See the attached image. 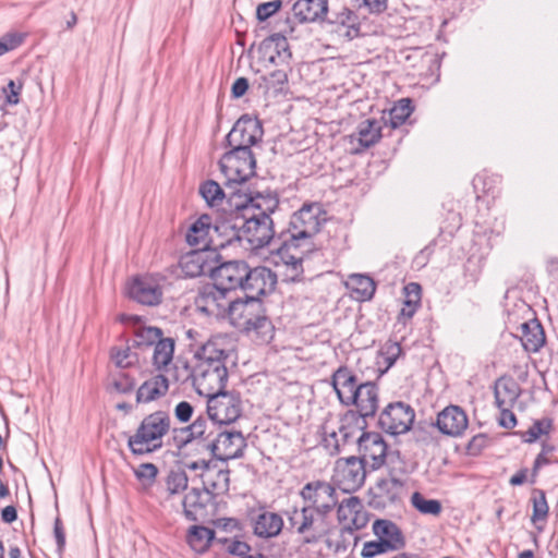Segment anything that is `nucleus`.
Masks as SVG:
<instances>
[{
  "instance_id": "nucleus-25",
  "label": "nucleus",
  "mask_w": 558,
  "mask_h": 558,
  "mask_svg": "<svg viewBox=\"0 0 558 558\" xmlns=\"http://www.w3.org/2000/svg\"><path fill=\"white\" fill-rule=\"evenodd\" d=\"M185 240L190 246L196 247L195 250H213L210 245H215V238L211 217L204 214L191 223Z\"/></svg>"
},
{
  "instance_id": "nucleus-58",
  "label": "nucleus",
  "mask_w": 558,
  "mask_h": 558,
  "mask_svg": "<svg viewBox=\"0 0 558 558\" xmlns=\"http://www.w3.org/2000/svg\"><path fill=\"white\" fill-rule=\"evenodd\" d=\"M23 41L20 34H7L0 38V56L17 48Z\"/></svg>"
},
{
  "instance_id": "nucleus-40",
  "label": "nucleus",
  "mask_w": 558,
  "mask_h": 558,
  "mask_svg": "<svg viewBox=\"0 0 558 558\" xmlns=\"http://www.w3.org/2000/svg\"><path fill=\"white\" fill-rule=\"evenodd\" d=\"M203 493L198 488H192L183 498V512L187 520L197 521L205 509Z\"/></svg>"
},
{
  "instance_id": "nucleus-13",
  "label": "nucleus",
  "mask_w": 558,
  "mask_h": 558,
  "mask_svg": "<svg viewBox=\"0 0 558 558\" xmlns=\"http://www.w3.org/2000/svg\"><path fill=\"white\" fill-rule=\"evenodd\" d=\"M263 134L257 119L242 116L226 136V143L232 149L252 150L251 147L262 141Z\"/></svg>"
},
{
  "instance_id": "nucleus-8",
  "label": "nucleus",
  "mask_w": 558,
  "mask_h": 558,
  "mask_svg": "<svg viewBox=\"0 0 558 558\" xmlns=\"http://www.w3.org/2000/svg\"><path fill=\"white\" fill-rule=\"evenodd\" d=\"M232 299L230 293L215 282L203 287L195 298L196 310L203 315L216 319L227 318Z\"/></svg>"
},
{
  "instance_id": "nucleus-38",
  "label": "nucleus",
  "mask_w": 558,
  "mask_h": 558,
  "mask_svg": "<svg viewBox=\"0 0 558 558\" xmlns=\"http://www.w3.org/2000/svg\"><path fill=\"white\" fill-rule=\"evenodd\" d=\"M174 347V339L163 337L154 344L153 364L157 369L166 368L172 362Z\"/></svg>"
},
{
  "instance_id": "nucleus-56",
  "label": "nucleus",
  "mask_w": 558,
  "mask_h": 558,
  "mask_svg": "<svg viewBox=\"0 0 558 558\" xmlns=\"http://www.w3.org/2000/svg\"><path fill=\"white\" fill-rule=\"evenodd\" d=\"M281 50L277 49L276 54L268 57V62L280 68H290L291 52L287 46L286 39L282 40Z\"/></svg>"
},
{
  "instance_id": "nucleus-52",
  "label": "nucleus",
  "mask_w": 558,
  "mask_h": 558,
  "mask_svg": "<svg viewBox=\"0 0 558 558\" xmlns=\"http://www.w3.org/2000/svg\"><path fill=\"white\" fill-rule=\"evenodd\" d=\"M112 386L120 393H129L135 388L136 380L130 373L120 371L113 376Z\"/></svg>"
},
{
  "instance_id": "nucleus-23",
  "label": "nucleus",
  "mask_w": 558,
  "mask_h": 558,
  "mask_svg": "<svg viewBox=\"0 0 558 558\" xmlns=\"http://www.w3.org/2000/svg\"><path fill=\"white\" fill-rule=\"evenodd\" d=\"M242 221L243 215L235 213L213 223L215 246L225 247L234 242H242Z\"/></svg>"
},
{
  "instance_id": "nucleus-15",
  "label": "nucleus",
  "mask_w": 558,
  "mask_h": 558,
  "mask_svg": "<svg viewBox=\"0 0 558 558\" xmlns=\"http://www.w3.org/2000/svg\"><path fill=\"white\" fill-rule=\"evenodd\" d=\"M414 417L415 413L411 405L399 401L385 408L379 415L378 424L386 433L400 435L411 428Z\"/></svg>"
},
{
  "instance_id": "nucleus-11",
  "label": "nucleus",
  "mask_w": 558,
  "mask_h": 558,
  "mask_svg": "<svg viewBox=\"0 0 558 558\" xmlns=\"http://www.w3.org/2000/svg\"><path fill=\"white\" fill-rule=\"evenodd\" d=\"M326 219V213L319 204H304L291 216L288 233H293L299 238L311 241Z\"/></svg>"
},
{
  "instance_id": "nucleus-49",
  "label": "nucleus",
  "mask_w": 558,
  "mask_h": 558,
  "mask_svg": "<svg viewBox=\"0 0 558 558\" xmlns=\"http://www.w3.org/2000/svg\"><path fill=\"white\" fill-rule=\"evenodd\" d=\"M390 551H395L390 542L376 539L364 543L361 556L362 558H374L378 555L387 554Z\"/></svg>"
},
{
  "instance_id": "nucleus-33",
  "label": "nucleus",
  "mask_w": 558,
  "mask_h": 558,
  "mask_svg": "<svg viewBox=\"0 0 558 558\" xmlns=\"http://www.w3.org/2000/svg\"><path fill=\"white\" fill-rule=\"evenodd\" d=\"M283 527L282 518L275 512L264 511L254 522V533L264 538L277 536Z\"/></svg>"
},
{
  "instance_id": "nucleus-57",
  "label": "nucleus",
  "mask_w": 558,
  "mask_h": 558,
  "mask_svg": "<svg viewBox=\"0 0 558 558\" xmlns=\"http://www.w3.org/2000/svg\"><path fill=\"white\" fill-rule=\"evenodd\" d=\"M356 20V14L348 8H343L339 13L336 14L335 19L326 17V22L329 24H336L342 27L355 23Z\"/></svg>"
},
{
  "instance_id": "nucleus-1",
  "label": "nucleus",
  "mask_w": 558,
  "mask_h": 558,
  "mask_svg": "<svg viewBox=\"0 0 558 558\" xmlns=\"http://www.w3.org/2000/svg\"><path fill=\"white\" fill-rule=\"evenodd\" d=\"M233 326L268 342L274 336V326L266 316L263 302L258 298L232 300L228 317Z\"/></svg>"
},
{
  "instance_id": "nucleus-31",
  "label": "nucleus",
  "mask_w": 558,
  "mask_h": 558,
  "mask_svg": "<svg viewBox=\"0 0 558 558\" xmlns=\"http://www.w3.org/2000/svg\"><path fill=\"white\" fill-rule=\"evenodd\" d=\"M374 535L378 541L384 539L390 542L393 546V550H399L404 547V536L399 526L390 520L377 519L372 525Z\"/></svg>"
},
{
  "instance_id": "nucleus-53",
  "label": "nucleus",
  "mask_w": 558,
  "mask_h": 558,
  "mask_svg": "<svg viewBox=\"0 0 558 558\" xmlns=\"http://www.w3.org/2000/svg\"><path fill=\"white\" fill-rule=\"evenodd\" d=\"M402 353V348L398 342L389 341L379 351V355L386 364V371L390 368Z\"/></svg>"
},
{
  "instance_id": "nucleus-47",
  "label": "nucleus",
  "mask_w": 558,
  "mask_h": 558,
  "mask_svg": "<svg viewBox=\"0 0 558 558\" xmlns=\"http://www.w3.org/2000/svg\"><path fill=\"white\" fill-rule=\"evenodd\" d=\"M415 509L424 514L437 515L441 512V504L436 499H426L421 493L415 492L411 497Z\"/></svg>"
},
{
  "instance_id": "nucleus-34",
  "label": "nucleus",
  "mask_w": 558,
  "mask_h": 558,
  "mask_svg": "<svg viewBox=\"0 0 558 558\" xmlns=\"http://www.w3.org/2000/svg\"><path fill=\"white\" fill-rule=\"evenodd\" d=\"M494 393L497 407H513L520 396V387L514 379L501 377L495 383Z\"/></svg>"
},
{
  "instance_id": "nucleus-27",
  "label": "nucleus",
  "mask_w": 558,
  "mask_h": 558,
  "mask_svg": "<svg viewBox=\"0 0 558 558\" xmlns=\"http://www.w3.org/2000/svg\"><path fill=\"white\" fill-rule=\"evenodd\" d=\"M465 412L458 405L446 407L437 415L436 426L440 433L448 436H460L468 427Z\"/></svg>"
},
{
  "instance_id": "nucleus-61",
  "label": "nucleus",
  "mask_w": 558,
  "mask_h": 558,
  "mask_svg": "<svg viewBox=\"0 0 558 558\" xmlns=\"http://www.w3.org/2000/svg\"><path fill=\"white\" fill-rule=\"evenodd\" d=\"M223 543L226 545V549L228 553H230L231 555L239 556L240 558H244L251 551L250 545L246 544L245 542H241L238 539H225Z\"/></svg>"
},
{
  "instance_id": "nucleus-17",
  "label": "nucleus",
  "mask_w": 558,
  "mask_h": 558,
  "mask_svg": "<svg viewBox=\"0 0 558 558\" xmlns=\"http://www.w3.org/2000/svg\"><path fill=\"white\" fill-rule=\"evenodd\" d=\"M205 447L211 452L214 458L228 461L242 457L246 441L241 432L223 430L214 436Z\"/></svg>"
},
{
  "instance_id": "nucleus-36",
  "label": "nucleus",
  "mask_w": 558,
  "mask_h": 558,
  "mask_svg": "<svg viewBox=\"0 0 558 558\" xmlns=\"http://www.w3.org/2000/svg\"><path fill=\"white\" fill-rule=\"evenodd\" d=\"M347 284L360 301L371 300L376 291L375 281L366 275L353 274L349 276Z\"/></svg>"
},
{
  "instance_id": "nucleus-28",
  "label": "nucleus",
  "mask_w": 558,
  "mask_h": 558,
  "mask_svg": "<svg viewBox=\"0 0 558 558\" xmlns=\"http://www.w3.org/2000/svg\"><path fill=\"white\" fill-rule=\"evenodd\" d=\"M328 9V0H295L291 10L300 23H324Z\"/></svg>"
},
{
  "instance_id": "nucleus-16",
  "label": "nucleus",
  "mask_w": 558,
  "mask_h": 558,
  "mask_svg": "<svg viewBox=\"0 0 558 558\" xmlns=\"http://www.w3.org/2000/svg\"><path fill=\"white\" fill-rule=\"evenodd\" d=\"M222 259L216 250H193L180 258V268L185 277L209 276L213 278L215 263Z\"/></svg>"
},
{
  "instance_id": "nucleus-44",
  "label": "nucleus",
  "mask_w": 558,
  "mask_h": 558,
  "mask_svg": "<svg viewBox=\"0 0 558 558\" xmlns=\"http://www.w3.org/2000/svg\"><path fill=\"white\" fill-rule=\"evenodd\" d=\"M553 429V420L544 417L533 422L531 427L523 434L525 442H535L541 436L548 435Z\"/></svg>"
},
{
  "instance_id": "nucleus-22",
  "label": "nucleus",
  "mask_w": 558,
  "mask_h": 558,
  "mask_svg": "<svg viewBox=\"0 0 558 558\" xmlns=\"http://www.w3.org/2000/svg\"><path fill=\"white\" fill-rule=\"evenodd\" d=\"M276 283L277 276L269 268L263 266L250 267V274H247L244 280L242 290L247 293L246 296L259 299L260 295L272 292Z\"/></svg>"
},
{
  "instance_id": "nucleus-45",
  "label": "nucleus",
  "mask_w": 558,
  "mask_h": 558,
  "mask_svg": "<svg viewBox=\"0 0 558 558\" xmlns=\"http://www.w3.org/2000/svg\"><path fill=\"white\" fill-rule=\"evenodd\" d=\"M162 337V330L158 327H143L140 328L133 340V347H148L154 345Z\"/></svg>"
},
{
  "instance_id": "nucleus-63",
  "label": "nucleus",
  "mask_w": 558,
  "mask_h": 558,
  "mask_svg": "<svg viewBox=\"0 0 558 558\" xmlns=\"http://www.w3.org/2000/svg\"><path fill=\"white\" fill-rule=\"evenodd\" d=\"M194 413L193 405L187 401L179 402L174 408V416L181 423L189 422Z\"/></svg>"
},
{
  "instance_id": "nucleus-55",
  "label": "nucleus",
  "mask_w": 558,
  "mask_h": 558,
  "mask_svg": "<svg viewBox=\"0 0 558 558\" xmlns=\"http://www.w3.org/2000/svg\"><path fill=\"white\" fill-rule=\"evenodd\" d=\"M282 7V0H272L263 2L257 5L256 17L258 21L264 22L277 13Z\"/></svg>"
},
{
  "instance_id": "nucleus-64",
  "label": "nucleus",
  "mask_w": 558,
  "mask_h": 558,
  "mask_svg": "<svg viewBox=\"0 0 558 558\" xmlns=\"http://www.w3.org/2000/svg\"><path fill=\"white\" fill-rule=\"evenodd\" d=\"M22 89V83L16 84L13 80H10L8 85L3 87V93L7 95V102L9 105L19 104V95Z\"/></svg>"
},
{
  "instance_id": "nucleus-24",
  "label": "nucleus",
  "mask_w": 558,
  "mask_h": 558,
  "mask_svg": "<svg viewBox=\"0 0 558 558\" xmlns=\"http://www.w3.org/2000/svg\"><path fill=\"white\" fill-rule=\"evenodd\" d=\"M228 342L223 337L211 336L206 339L204 344H194V363L207 362L219 363L227 362L229 357Z\"/></svg>"
},
{
  "instance_id": "nucleus-39",
  "label": "nucleus",
  "mask_w": 558,
  "mask_h": 558,
  "mask_svg": "<svg viewBox=\"0 0 558 558\" xmlns=\"http://www.w3.org/2000/svg\"><path fill=\"white\" fill-rule=\"evenodd\" d=\"M214 537V530L202 525H194L190 529L187 543L193 548V550L197 553H204L208 549Z\"/></svg>"
},
{
  "instance_id": "nucleus-62",
  "label": "nucleus",
  "mask_w": 558,
  "mask_h": 558,
  "mask_svg": "<svg viewBox=\"0 0 558 558\" xmlns=\"http://www.w3.org/2000/svg\"><path fill=\"white\" fill-rule=\"evenodd\" d=\"M362 508V504L357 497H349L343 499L338 507V515L341 518L342 515L345 518V511L349 513L357 514Z\"/></svg>"
},
{
  "instance_id": "nucleus-10",
  "label": "nucleus",
  "mask_w": 558,
  "mask_h": 558,
  "mask_svg": "<svg viewBox=\"0 0 558 558\" xmlns=\"http://www.w3.org/2000/svg\"><path fill=\"white\" fill-rule=\"evenodd\" d=\"M242 229L243 240L247 241L254 250L265 246L274 248L277 244L272 218L243 214Z\"/></svg>"
},
{
  "instance_id": "nucleus-9",
  "label": "nucleus",
  "mask_w": 558,
  "mask_h": 558,
  "mask_svg": "<svg viewBox=\"0 0 558 558\" xmlns=\"http://www.w3.org/2000/svg\"><path fill=\"white\" fill-rule=\"evenodd\" d=\"M300 496L305 502V507L312 508L326 515L338 505V495L335 486L326 481H312L306 483Z\"/></svg>"
},
{
  "instance_id": "nucleus-43",
  "label": "nucleus",
  "mask_w": 558,
  "mask_h": 558,
  "mask_svg": "<svg viewBox=\"0 0 558 558\" xmlns=\"http://www.w3.org/2000/svg\"><path fill=\"white\" fill-rule=\"evenodd\" d=\"M411 104L410 98H402L392 107L389 112V122L393 129L403 124L411 116L413 111Z\"/></svg>"
},
{
  "instance_id": "nucleus-6",
  "label": "nucleus",
  "mask_w": 558,
  "mask_h": 558,
  "mask_svg": "<svg viewBox=\"0 0 558 558\" xmlns=\"http://www.w3.org/2000/svg\"><path fill=\"white\" fill-rule=\"evenodd\" d=\"M256 160L252 150L232 149L223 154L219 167L225 185L233 187L246 182L255 173Z\"/></svg>"
},
{
  "instance_id": "nucleus-46",
  "label": "nucleus",
  "mask_w": 558,
  "mask_h": 558,
  "mask_svg": "<svg viewBox=\"0 0 558 558\" xmlns=\"http://www.w3.org/2000/svg\"><path fill=\"white\" fill-rule=\"evenodd\" d=\"M111 359L119 368H131L138 364V355L131 347L125 349H112Z\"/></svg>"
},
{
  "instance_id": "nucleus-54",
  "label": "nucleus",
  "mask_w": 558,
  "mask_h": 558,
  "mask_svg": "<svg viewBox=\"0 0 558 558\" xmlns=\"http://www.w3.org/2000/svg\"><path fill=\"white\" fill-rule=\"evenodd\" d=\"M134 474L144 485L150 486L158 474V469L153 463H142L134 470Z\"/></svg>"
},
{
  "instance_id": "nucleus-21",
  "label": "nucleus",
  "mask_w": 558,
  "mask_h": 558,
  "mask_svg": "<svg viewBox=\"0 0 558 558\" xmlns=\"http://www.w3.org/2000/svg\"><path fill=\"white\" fill-rule=\"evenodd\" d=\"M215 423L213 422L209 416L204 417L199 416L197 417L191 425L182 427V428H174V441L177 444V447L179 449H182L190 442L201 439L207 442L213 439L215 434Z\"/></svg>"
},
{
  "instance_id": "nucleus-30",
  "label": "nucleus",
  "mask_w": 558,
  "mask_h": 558,
  "mask_svg": "<svg viewBox=\"0 0 558 558\" xmlns=\"http://www.w3.org/2000/svg\"><path fill=\"white\" fill-rule=\"evenodd\" d=\"M230 472L227 469H217L210 465L201 474L204 489L208 494L220 495L229 490Z\"/></svg>"
},
{
  "instance_id": "nucleus-7",
  "label": "nucleus",
  "mask_w": 558,
  "mask_h": 558,
  "mask_svg": "<svg viewBox=\"0 0 558 558\" xmlns=\"http://www.w3.org/2000/svg\"><path fill=\"white\" fill-rule=\"evenodd\" d=\"M207 398V413L213 422L218 424H231L242 414V402L240 395L235 391H214Z\"/></svg>"
},
{
  "instance_id": "nucleus-60",
  "label": "nucleus",
  "mask_w": 558,
  "mask_h": 558,
  "mask_svg": "<svg viewBox=\"0 0 558 558\" xmlns=\"http://www.w3.org/2000/svg\"><path fill=\"white\" fill-rule=\"evenodd\" d=\"M359 9H365L369 13H381L387 9L388 0H353Z\"/></svg>"
},
{
  "instance_id": "nucleus-19",
  "label": "nucleus",
  "mask_w": 558,
  "mask_h": 558,
  "mask_svg": "<svg viewBox=\"0 0 558 558\" xmlns=\"http://www.w3.org/2000/svg\"><path fill=\"white\" fill-rule=\"evenodd\" d=\"M360 452L359 459L366 465L369 463L373 470L379 469L386 459L387 445L378 433H362L357 439Z\"/></svg>"
},
{
  "instance_id": "nucleus-4",
  "label": "nucleus",
  "mask_w": 558,
  "mask_h": 558,
  "mask_svg": "<svg viewBox=\"0 0 558 558\" xmlns=\"http://www.w3.org/2000/svg\"><path fill=\"white\" fill-rule=\"evenodd\" d=\"M292 531L302 537L303 544H317L329 533L328 515L303 506L294 508L288 517Z\"/></svg>"
},
{
  "instance_id": "nucleus-51",
  "label": "nucleus",
  "mask_w": 558,
  "mask_h": 558,
  "mask_svg": "<svg viewBox=\"0 0 558 558\" xmlns=\"http://www.w3.org/2000/svg\"><path fill=\"white\" fill-rule=\"evenodd\" d=\"M403 481L397 477H390L383 480L378 484V489L385 494L386 498L390 501H395L399 498V495L403 488Z\"/></svg>"
},
{
  "instance_id": "nucleus-35",
  "label": "nucleus",
  "mask_w": 558,
  "mask_h": 558,
  "mask_svg": "<svg viewBox=\"0 0 558 558\" xmlns=\"http://www.w3.org/2000/svg\"><path fill=\"white\" fill-rule=\"evenodd\" d=\"M360 384L355 374L347 366H340L331 376V385L339 400L340 396L354 393Z\"/></svg>"
},
{
  "instance_id": "nucleus-41",
  "label": "nucleus",
  "mask_w": 558,
  "mask_h": 558,
  "mask_svg": "<svg viewBox=\"0 0 558 558\" xmlns=\"http://www.w3.org/2000/svg\"><path fill=\"white\" fill-rule=\"evenodd\" d=\"M290 68H279L267 75H263L257 82V89L267 94L271 88L281 86L288 82V70Z\"/></svg>"
},
{
  "instance_id": "nucleus-26",
  "label": "nucleus",
  "mask_w": 558,
  "mask_h": 558,
  "mask_svg": "<svg viewBox=\"0 0 558 558\" xmlns=\"http://www.w3.org/2000/svg\"><path fill=\"white\" fill-rule=\"evenodd\" d=\"M128 293L131 299L148 306L158 305L162 299L160 286L149 277L135 278L129 286Z\"/></svg>"
},
{
  "instance_id": "nucleus-14",
  "label": "nucleus",
  "mask_w": 558,
  "mask_h": 558,
  "mask_svg": "<svg viewBox=\"0 0 558 558\" xmlns=\"http://www.w3.org/2000/svg\"><path fill=\"white\" fill-rule=\"evenodd\" d=\"M213 272V281L220 289L231 292L235 289H242L247 274H250V265L242 259L215 263Z\"/></svg>"
},
{
  "instance_id": "nucleus-20",
  "label": "nucleus",
  "mask_w": 558,
  "mask_h": 558,
  "mask_svg": "<svg viewBox=\"0 0 558 558\" xmlns=\"http://www.w3.org/2000/svg\"><path fill=\"white\" fill-rule=\"evenodd\" d=\"M279 195L275 191L266 190L256 192L254 194L244 195L242 203L235 202L234 207L236 210H253V216L272 218L279 210Z\"/></svg>"
},
{
  "instance_id": "nucleus-48",
  "label": "nucleus",
  "mask_w": 558,
  "mask_h": 558,
  "mask_svg": "<svg viewBox=\"0 0 558 558\" xmlns=\"http://www.w3.org/2000/svg\"><path fill=\"white\" fill-rule=\"evenodd\" d=\"M531 500L533 504L532 522L536 523L537 521L545 520L548 514V505L545 493L541 489H534Z\"/></svg>"
},
{
  "instance_id": "nucleus-59",
  "label": "nucleus",
  "mask_w": 558,
  "mask_h": 558,
  "mask_svg": "<svg viewBox=\"0 0 558 558\" xmlns=\"http://www.w3.org/2000/svg\"><path fill=\"white\" fill-rule=\"evenodd\" d=\"M323 446L330 454H337L340 452V449L342 447L340 441V436L336 430H332L330 433H325V436L323 438Z\"/></svg>"
},
{
  "instance_id": "nucleus-2",
  "label": "nucleus",
  "mask_w": 558,
  "mask_h": 558,
  "mask_svg": "<svg viewBox=\"0 0 558 558\" xmlns=\"http://www.w3.org/2000/svg\"><path fill=\"white\" fill-rule=\"evenodd\" d=\"M170 417L163 411L145 416L136 433L129 437L128 446L136 456L153 452L162 446V437L170 429Z\"/></svg>"
},
{
  "instance_id": "nucleus-3",
  "label": "nucleus",
  "mask_w": 558,
  "mask_h": 558,
  "mask_svg": "<svg viewBox=\"0 0 558 558\" xmlns=\"http://www.w3.org/2000/svg\"><path fill=\"white\" fill-rule=\"evenodd\" d=\"M313 243L310 240L299 238L296 234L282 232L278 236L277 244L274 248H270L272 253H276L279 260L287 267L288 274L286 277L288 280H299L303 274L302 263L311 251Z\"/></svg>"
},
{
  "instance_id": "nucleus-5",
  "label": "nucleus",
  "mask_w": 558,
  "mask_h": 558,
  "mask_svg": "<svg viewBox=\"0 0 558 558\" xmlns=\"http://www.w3.org/2000/svg\"><path fill=\"white\" fill-rule=\"evenodd\" d=\"M186 378L192 379V384L201 396L213 395L214 391L225 389L228 381L227 362L215 364L198 362L194 363L190 369L184 365Z\"/></svg>"
},
{
  "instance_id": "nucleus-18",
  "label": "nucleus",
  "mask_w": 558,
  "mask_h": 558,
  "mask_svg": "<svg viewBox=\"0 0 558 558\" xmlns=\"http://www.w3.org/2000/svg\"><path fill=\"white\" fill-rule=\"evenodd\" d=\"M340 403L349 407L355 405L361 417H372L378 409V388L375 383H361L350 396H340Z\"/></svg>"
},
{
  "instance_id": "nucleus-42",
  "label": "nucleus",
  "mask_w": 558,
  "mask_h": 558,
  "mask_svg": "<svg viewBox=\"0 0 558 558\" xmlns=\"http://www.w3.org/2000/svg\"><path fill=\"white\" fill-rule=\"evenodd\" d=\"M199 194L210 207L219 206L226 196L221 186L213 180L201 184Z\"/></svg>"
},
{
  "instance_id": "nucleus-50",
  "label": "nucleus",
  "mask_w": 558,
  "mask_h": 558,
  "mask_svg": "<svg viewBox=\"0 0 558 558\" xmlns=\"http://www.w3.org/2000/svg\"><path fill=\"white\" fill-rule=\"evenodd\" d=\"M187 483L189 478L184 471H170L166 480L167 490L171 495L179 494L186 489Z\"/></svg>"
},
{
  "instance_id": "nucleus-12",
  "label": "nucleus",
  "mask_w": 558,
  "mask_h": 558,
  "mask_svg": "<svg viewBox=\"0 0 558 558\" xmlns=\"http://www.w3.org/2000/svg\"><path fill=\"white\" fill-rule=\"evenodd\" d=\"M332 478L343 492H355L364 484L366 465L357 457L340 458L336 461Z\"/></svg>"
},
{
  "instance_id": "nucleus-37",
  "label": "nucleus",
  "mask_w": 558,
  "mask_h": 558,
  "mask_svg": "<svg viewBox=\"0 0 558 558\" xmlns=\"http://www.w3.org/2000/svg\"><path fill=\"white\" fill-rule=\"evenodd\" d=\"M356 136L364 148L375 145L381 137L380 122L375 119L362 121L357 126Z\"/></svg>"
},
{
  "instance_id": "nucleus-29",
  "label": "nucleus",
  "mask_w": 558,
  "mask_h": 558,
  "mask_svg": "<svg viewBox=\"0 0 558 558\" xmlns=\"http://www.w3.org/2000/svg\"><path fill=\"white\" fill-rule=\"evenodd\" d=\"M169 390V380L158 374L145 380L136 391L137 403H148L163 397Z\"/></svg>"
},
{
  "instance_id": "nucleus-32",
  "label": "nucleus",
  "mask_w": 558,
  "mask_h": 558,
  "mask_svg": "<svg viewBox=\"0 0 558 558\" xmlns=\"http://www.w3.org/2000/svg\"><path fill=\"white\" fill-rule=\"evenodd\" d=\"M521 341L529 352H538L546 342L545 331L542 324L535 318L521 325Z\"/></svg>"
}]
</instances>
